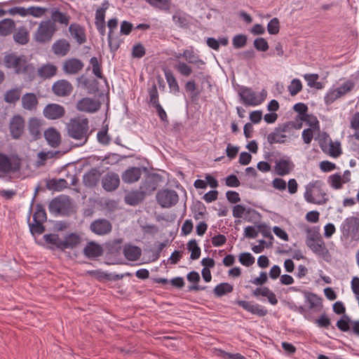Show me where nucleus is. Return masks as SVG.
<instances>
[{
    "mask_svg": "<svg viewBox=\"0 0 359 359\" xmlns=\"http://www.w3.org/2000/svg\"><path fill=\"white\" fill-rule=\"evenodd\" d=\"M123 255L130 261H136L141 256V249L137 246L126 245L123 247Z\"/></svg>",
    "mask_w": 359,
    "mask_h": 359,
    "instance_id": "nucleus-33",
    "label": "nucleus"
},
{
    "mask_svg": "<svg viewBox=\"0 0 359 359\" xmlns=\"http://www.w3.org/2000/svg\"><path fill=\"white\" fill-rule=\"evenodd\" d=\"M108 43L111 51H116L120 46V40L111 33L108 34Z\"/></svg>",
    "mask_w": 359,
    "mask_h": 359,
    "instance_id": "nucleus-64",
    "label": "nucleus"
},
{
    "mask_svg": "<svg viewBox=\"0 0 359 359\" xmlns=\"http://www.w3.org/2000/svg\"><path fill=\"white\" fill-rule=\"evenodd\" d=\"M355 86V83L348 80L344 82L341 86L337 88V91L339 93L340 96H344L346 93L351 91Z\"/></svg>",
    "mask_w": 359,
    "mask_h": 359,
    "instance_id": "nucleus-54",
    "label": "nucleus"
},
{
    "mask_svg": "<svg viewBox=\"0 0 359 359\" xmlns=\"http://www.w3.org/2000/svg\"><path fill=\"white\" fill-rule=\"evenodd\" d=\"M22 87H16L6 92L4 101L9 104H15L20 98Z\"/></svg>",
    "mask_w": 359,
    "mask_h": 359,
    "instance_id": "nucleus-36",
    "label": "nucleus"
},
{
    "mask_svg": "<svg viewBox=\"0 0 359 359\" xmlns=\"http://www.w3.org/2000/svg\"><path fill=\"white\" fill-rule=\"evenodd\" d=\"M65 112L63 106L55 103L47 104L43 110V116L49 120L60 119L65 115Z\"/></svg>",
    "mask_w": 359,
    "mask_h": 359,
    "instance_id": "nucleus-11",
    "label": "nucleus"
},
{
    "mask_svg": "<svg viewBox=\"0 0 359 359\" xmlns=\"http://www.w3.org/2000/svg\"><path fill=\"white\" fill-rule=\"evenodd\" d=\"M100 107L99 101L90 97H84L76 104V109L80 111L94 113Z\"/></svg>",
    "mask_w": 359,
    "mask_h": 359,
    "instance_id": "nucleus-14",
    "label": "nucleus"
},
{
    "mask_svg": "<svg viewBox=\"0 0 359 359\" xmlns=\"http://www.w3.org/2000/svg\"><path fill=\"white\" fill-rule=\"evenodd\" d=\"M83 66L84 65L81 60L71 58L64 62L62 69L67 74H76L83 69Z\"/></svg>",
    "mask_w": 359,
    "mask_h": 359,
    "instance_id": "nucleus-19",
    "label": "nucleus"
},
{
    "mask_svg": "<svg viewBox=\"0 0 359 359\" xmlns=\"http://www.w3.org/2000/svg\"><path fill=\"white\" fill-rule=\"evenodd\" d=\"M149 104L152 105H155L156 104H158V93L156 88V86L154 84L149 89Z\"/></svg>",
    "mask_w": 359,
    "mask_h": 359,
    "instance_id": "nucleus-63",
    "label": "nucleus"
},
{
    "mask_svg": "<svg viewBox=\"0 0 359 359\" xmlns=\"http://www.w3.org/2000/svg\"><path fill=\"white\" fill-rule=\"evenodd\" d=\"M29 131L34 140H37L41 137V123L39 120L35 118H32L29 120Z\"/></svg>",
    "mask_w": 359,
    "mask_h": 359,
    "instance_id": "nucleus-40",
    "label": "nucleus"
},
{
    "mask_svg": "<svg viewBox=\"0 0 359 359\" xmlns=\"http://www.w3.org/2000/svg\"><path fill=\"white\" fill-rule=\"evenodd\" d=\"M83 252L86 257L92 259L102 256L103 249L100 245L94 241H90L83 248Z\"/></svg>",
    "mask_w": 359,
    "mask_h": 359,
    "instance_id": "nucleus-21",
    "label": "nucleus"
},
{
    "mask_svg": "<svg viewBox=\"0 0 359 359\" xmlns=\"http://www.w3.org/2000/svg\"><path fill=\"white\" fill-rule=\"evenodd\" d=\"M323 182L320 180L310 182L306 187L304 193L305 200L310 203L323 205L327 203L328 198L327 194L323 189Z\"/></svg>",
    "mask_w": 359,
    "mask_h": 359,
    "instance_id": "nucleus-3",
    "label": "nucleus"
},
{
    "mask_svg": "<svg viewBox=\"0 0 359 359\" xmlns=\"http://www.w3.org/2000/svg\"><path fill=\"white\" fill-rule=\"evenodd\" d=\"M81 243V237L76 233L67 235L62 240V251L66 249H73Z\"/></svg>",
    "mask_w": 359,
    "mask_h": 359,
    "instance_id": "nucleus-31",
    "label": "nucleus"
},
{
    "mask_svg": "<svg viewBox=\"0 0 359 359\" xmlns=\"http://www.w3.org/2000/svg\"><path fill=\"white\" fill-rule=\"evenodd\" d=\"M175 57L177 59L183 57L187 63L196 65L198 69H203L204 65L205 64V62L199 57V55H197L192 48L184 50L182 53L176 55Z\"/></svg>",
    "mask_w": 359,
    "mask_h": 359,
    "instance_id": "nucleus-12",
    "label": "nucleus"
},
{
    "mask_svg": "<svg viewBox=\"0 0 359 359\" xmlns=\"http://www.w3.org/2000/svg\"><path fill=\"white\" fill-rule=\"evenodd\" d=\"M306 245L315 253L319 255H324L327 252V250L325 247V243L323 239L313 242L306 243Z\"/></svg>",
    "mask_w": 359,
    "mask_h": 359,
    "instance_id": "nucleus-38",
    "label": "nucleus"
},
{
    "mask_svg": "<svg viewBox=\"0 0 359 359\" xmlns=\"http://www.w3.org/2000/svg\"><path fill=\"white\" fill-rule=\"evenodd\" d=\"M328 182L331 187L335 189H339L342 187V177L341 175L335 174L329 177Z\"/></svg>",
    "mask_w": 359,
    "mask_h": 359,
    "instance_id": "nucleus-55",
    "label": "nucleus"
},
{
    "mask_svg": "<svg viewBox=\"0 0 359 359\" xmlns=\"http://www.w3.org/2000/svg\"><path fill=\"white\" fill-rule=\"evenodd\" d=\"M247 36L244 34H237L232 40L233 46L235 48H241L244 47L247 43Z\"/></svg>",
    "mask_w": 359,
    "mask_h": 359,
    "instance_id": "nucleus-53",
    "label": "nucleus"
},
{
    "mask_svg": "<svg viewBox=\"0 0 359 359\" xmlns=\"http://www.w3.org/2000/svg\"><path fill=\"white\" fill-rule=\"evenodd\" d=\"M52 90L57 96L67 97L72 93L73 86L68 81L62 79L53 83Z\"/></svg>",
    "mask_w": 359,
    "mask_h": 359,
    "instance_id": "nucleus-15",
    "label": "nucleus"
},
{
    "mask_svg": "<svg viewBox=\"0 0 359 359\" xmlns=\"http://www.w3.org/2000/svg\"><path fill=\"white\" fill-rule=\"evenodd\" d=\"M255 48L259 50L265 52L269 49V44L266 40L264 38H257L254 41Z\"/></svg>",
    "mask_w": 359,
    "mask_h": 359,
    "instance_id": "nucleus-62",
    "label": "nucleus"
},
{
    "mask_svg": "<svg viewBox=\"0 0 359 359\" xmlns=\"http://www.w3.org/2000/svg\"><path fill=\"white\" fill-rule=\"evenodd\" d=\"M255 260V257L249 252H243L239 255V262L246 266L252 265Z\"/></svg>",
    "mask_w": 359,
    "mask_h": 359,
    "instance_id": "nucleus-56",
    "label": "nucleus"
},
{
    "mask_svg": "<svg viewBox=\"0 0 359 359\" xmlns=\"http://www.w3.org/2000/svg\"><path fill=\"white\" fill-rule=\"evenodd\" d=\"M165 76L170 90L175 93H179L180 86L173 73L170 70H165Z\"/></svg>",
    "mask_w": 359,
    "mask_h": 359,
    "instance_id": "nucleus-43",
    "label": "nucleus"
},
{
    "mask_svg": "<svg viewBox=\"0 0 359 359\" xmlns=\"http://www.w3.org/2000/svg\"><path fill=\"white\" fill-rule=\"evenodd\" d=\"M48 8L39 6H30L27 8V15H32L34 18H41L45 15Z\"/></svg>",
    "mask_w": 359,
    "mask_h": 359,
    "instance_id": "nucleus-48",
    "label": "nucleus"
},
{
    "mask_svg": "<svg viewBox=\"0 0 359 359\" xmlns=\"http://www.w3.org/2000/svg\"><path fill=\"white\" fill-rule=\"evenodd\" d=\"M304 78L307 81L308 86L311 88H315L318 90L324 88L323 84L318 81L319 76L317 74H306L304 75Z\"/></svg>",
    "mask_w": 359,
    "mask_h": 359,
    "instance_id": "nucleus-42",
    "label": "nucleus"
},
{
    "mask_svg": "<svg viewBox=\"0 0 359 359\" xmlns=\"http://www.w3.org/2000/svg\"><path fill=\"white\" fill-rule=\"evenodd\" d=\"M21 102L23 109L28 111L36 110L39 104L36 95L32 93H27L23 95Z\"/></svg>",
    "mask_w": 359,
    "mask_h": 359,
    "instance_id": "nucleus-23",
    "label": "nucleus"
},
{
    "mask_svg": "<svg viewBox=\"0 0 359 359\" xmlns=\"http://www.w3.org/2000/svg\"><path fill=\"white\" fill-rule=\"evenodd\" d=\"M302 292L306 302L309 304L310 309L319 310L323 306L322 299L317 294L307 291H303Z\"/></svg>",
    "mask_w": 359,
    "mask_h": 359,
    "instance_id": "nucleus-27",
    "label": "nucleus"
},
{
    "mask_svg": "<svg viewBox=\"0 0 359 359\" xmlns=\"http://www.w3.org/2000/svg\"><path fill=\"white\" fill-rule=\"evenodd\" d=\"M233 286L228 283H222L217 285L214 289V293L217 297H222L233 291Z\"/></svg>",
    "mask_w": 359,
    "mask_h": 359,
    "instance_id": "nucleus-45",
    "label": "nucleus"
},
{
    "mask_svg": "<svg viewBox=\"0 0 359 359\" xmlns=\"http://www.w3.org/2000/svg\"><path fill=\"white\" fill-rule=\"evenodd\" d=\"M47 216L46 212L43 208V206L40 204L36 205V212H34L33 215V220L34 222H42L46 221Z\"/></svg>",
    "mask_w": 359,
    "mask_h": 359,
    "instance_id": "nucleus-47",
    "label": "nucleus"
},
{
    "mask_svg": "<svg viewBox=\"0 0 359 359\" xmlns=\"http://www.w3.org/2000/svg\"><path fill=\"white\" fill-rule=\"evenodd\" d=\"M286 138L287 136L285 134L275 128L273 132L268 135L267 141L271 145L273 144H284L287 142Z\"/></svg>",
    "mask_w": 359,
    "mask_h": 359,
    "instance_id": "nucleus-35",
    "label": "nucleus"
},
{
    "mask_svg": "<svg viewBox=\"0 0 359 359\" xmlns=\"http://www.w3.org/2000/svg\"><path fill=\"white\" fill-rule=\"evenodd\" d=\"M151 6L161 11H168L171 6L170 0H146Z\"/></svg>",
    "mask_w": 359,
    "mask_h": 359,
    "instance_id": "nucleus-44",
    "label": "nucleus"
},
{
    "mask_svg": "<svg viewBox=\"0 0 359 359\" xmlns=\"http://www.w3.org/2000/svg\"><path fill=\"white\" fill-rule=\"evenodd\" d=\"M174 68L182 76L186 77L189 76L193 72V69L189 65V63L180 60L177 62V63L174 65Z\"/></svg>",
    "mask_w": 359,
    "mask_h": 359,
    "instance_id": "nucleus-41",
    "label": "nucleus"
},
{
    "mask_svg": "<svg viewBox=\"0 0 359 359\" xmlns=\"http://www.w3.org/2000/svg\"><path fill=\"white\" fill-rule=\"evenodd\" d=\"M44 137L48 144L57 148L61 142L60 133L54 128H49L44 132Z\"/></svg>",
    "mask_w": 359,
    "mask_h": 359,
    "instance_id": "nucleus-22",
    "label": "nucleus"
},
{
    "mask_svg": "<svg viewBox=\"0 0 359 359\" xmlns=\"http://www.w3.org/2000/svg\"><path fill=\"white\" fill-rule=\"evenodd\" d=\"M237 304L245 311L260 317L265 316L268 313L267 310L264 306L252 302L239 300L237 302Z\"/></svg>",
    "mask_w": 359,
    "mask_h": 359,
    "instance_id": "nucleus-16",
    "label": "nucleus"
},
{
    "mask_svg": "<svg viewBox=\"0 0 359 359\" xmlns=\"http://www.w3.org/2000/svg\"><path fill=\"white\" fill-rule=\"evenodd\" d=\"M20 159L18 156H9L0 152V173H15L20 169Z\"/></svg>",
    "mask_w": 359,
    "mask_h": 359,
    "instance_id": "nucleus-6",
    "label": "nucleus"
},
{
    "mask_svg": "<svg viewBox=\"0 0 359 359\" xmlns=\"http://www.w3.org/2000/svg\"><path fill=\"white\" fill-rule=\"evenodd\" d=\"M69 197H58L53 198L49 203V211L55 215H64L70 208Z\"/></svg>",
    "mask_w": 359,
    "mask_h": 359,
    "instance_id": "nucleus-8",
    "label": "nucleus"
},
{
    "mask_svg": "<svg viewBox=\"0 0 359 359\" xmlns=\"http://www.w3.org/2000/svg\"><path fill=\"white\" fill-rule=\"evenodd\" d=\"M146 196L139 190L131 191L124 197L126 203L130 205H137L144 201Z\"/></svg>",
    "mask_w": 359,
    "mask_h": 359,
    "instance_id": "nucleus-26",
    "label": "nucleus"
},
{
    "mask_svg": "<svg viewBox=\"0 0 359 359\" xmlns=\"http://www.w3.org/2000/svg\"><path fill=\"white\" fill-rule=\"evenodd\" d=\"M120 178L117 173L109 172L102 178V188L107 191H114L119 187Z\"/></svg>",
    "mask_w": 359,
    "mask_h": 359,
    "instance_id": "nucleus-13",
    "label": "nucleus"
},
{
    "mask_svg": "<svg viewBox=\"0 0 359 359\" xmlns=\"http://www.w3.org/2000/svg\"><path fill=\"white\" fill-rule=\"evenodd\" d=\"M142 176V170L137 167H130L125 170L121 178L123 182L127 184H133L137 182Z\"/></svg>",
    "mask_w": 359,
    "mask_h": 359,
    "instance_id": "nucleus-20",
    "label": "nucleus"
},
{
    "mask_svg": "<svg viewBox=\"0 0 359 359\" xmlns=\"http://www.w3.org/2000/svg\"><path fill=\"white\" fill-rule=\"evenodd\" d=\"M15 23L12 19H4L0 21V36H8L15 29Z\"/></svg>",
    "mask_w": 359,
    "mask_h": 359,
    "instance_id": "nucleus-37",
    "label": "nucleus"
},
{
    "mask_svg": "<svg viewBox=\"0 0 359 359\" xmlns=\"http://www.w3.org/2000/svg\"><path fill=\"white\" fill-rule=\"evenodd\" d=\"M239 95L244 104L248 106L259 105L264 100V97H258L251 88L246 87L241 89Z\"/></svg>",
    "mask_w": 359,
    "mask_h": 359,
    "instance_id": "nucleus-9",
    "label": "nucleus"
},
{
    "mask_svg": "<svg viewBox=\"0 0 359 359\" xmlns=\"http://www.w3.org/2000/svg\"><path fill=\"white\" fill-rule=\"evenodd\" d=\"M341 238L351 241H359V218L356 217H347L340 226Z\"/></svg>",
    "mask_w": 359,
    "mask_h": 359,
    "instance_id": "nucleus-5",
    "label": "nucleus"
},
{
    "mask_svg": "<svg viewBox=\"0 0 359 359\" xmlns=\"http://www.w3.org/2000/svg\"><path fill=\"white\" fill-rule=\"evenodd\" d=\"M15 42L20 45H25L29 42V33L25 26L18 27L13 34Z\"/></svg>",
    "mask_w": 359,
    "mask_h": 359,
    "instance_id": "nucleus-28",
    "label": "nucleus"
},
{
    "mask_svg": "<svg viewBox=\"0 0 359 359\" xmlns=\"http://www.w3.org/2000/svg\"><path fill=\"white\" fill-rule=\"evenodd\" d=\"M328 152L333 157L339 156L341 154L340 144L339 142H333L330 140Z\"/></svg>",
    "mask_w": 359,
    "mask_h": 359,
    "instance_id": "nucleus-60",
    "label": "nucleus"
},
{
    "mask_svg": "<svg viewBox=\"0 0 359 359\" xmlns=\"http://www.w3.org/2000/svg\"><path fill=\"white\" fill-rule=\"evenodd\" d=\"M25 121L19 115L13 117L10 122V130L13 138H19L24 131Z\"/></svg>",
    "mask_w": 359,
    "mask_h": 359,
    "instance_id": "nucleus-18",
    "label": "nucleus"
},
{
    "mask_svg": "<svg viewBox=\"0 0 359 359\" xmlns=\"http://www.w3.org/2000/svg\"><path fill=\"white\" fill-rule=\"evenodd\" d=\"M90 63L92 65L93 67V73L100 79L102 78V74L101 71V67L99 63V61L96 57H93L90 60Z\"/></svg>",
    "mask_w": 359,
    "mask_h": 359,
    "instance_id": "nucleus-61",
    "label": "nucleus"
},
{
    "mask_svg": "<svg viewBox=\"0 0 359 359\" xmlns=\"http://www.w3.org/2000/svg\"><path fill=\"white\" fill-rule=\"evenodd\" d=\"M302 89V84L299 79H294L288 86V90L292 96L296 95Z\"/></svg>",
    "mask_w": 359,
    "mask_h": 359,
    "instance_id": "nucleus-51",
    "label": "nucleus"
},
{
    "mask_svg": "<svg viewBox=\"0 0 359 359\" xmlns=\"http://www.w3.org/2000/svg\"><path fill=\"white\" fill-rule=\"evenodd\" d=\"M45 242L50 244L52 250L57 249L62 251V240L58 234L49 233L43 236Z\"/></svg>",
    "mask_w": 359,
    "mask_h": 359,
    "instance_id": "nucleus-32",
    "label": "nucleus"
},
{
    "mask_svg": "<svg viewBox=\"0 0 359 359\" xmlns=\"http://www.w3.org/2000/svg\"><path fill=\"white\" fill-rule=\"evenodd\" d=\"M294 165L288 160H280L276 162L275 170L277 175L284 176L289 174L293 169Z\"/></svg>",
    "mask_w": 359,
    "mask_h": 359,
    "instance_id": "nucleus-30",
    "label": "nucleus"
},
{
    "mask_svg": "<svg viewBox=\"0 0 359 359\" xmlns=\"http://www.w3.org/2000/svg\"><path fill=\"white\" fill-rule=\"evenodd\" d=\"M71 45L65 39L56 40L52 45L53 53L58 57H65L70 51Z\"/></svg>",
    "mask_w": 359,
    "mask_h": 359,
    "instance_id": "nucleus-17",
    "label": "nucleus"
},
{
    "mask_svg": "<svg viewBox=\"0 0 359 359\" xmlns=\"http://www.w3.org/2000/svg\"><path fill=\"white\" fill-rule=\"evenodd\" d=\"M4 62L6 68L13 69L17 74H32L35 72L34 67L22 55L8 54L5 55Z\"/></svg>",
    "mask_w": 359,
    "mask_h": 359,
    "instance_id": "nucleus-2",
    "label": "nucleus"
},
{
    "mask_svg": "<svg viewBox=\"0 0 359 359\" xmlns=\"http://www.w3.org/2000/svg\"><path fill=\"white\" fill-rule=\"evenodd\" d=\"M68 135L79 141L76 144V147L84 145L89 137V126L87 118L74 119L67 126Z\"/></svg>",
    "mask_w": 359,
    "mask_h": 359,
    "instance_id": "nucleus-1",
    "label": "nucleus"
},
{
    "mask_svg": "<svg viewBox=\"0 0 359 359\" xmlns=\"http://www.w3.org/2000/svg\"><path fill=\"white\" fill-rule=\"evenodd\" d=\"M174 22L181 27H185L189 24V20L184 13L177 12L172 16Z\"/></svg>",
    "mask_w": 359,
    "mask_h": 359,
    "instance_id": "nucleus-49",
    "label": "nucleus"
},
{
    "mask_svg": "<svg viewBox=\"0 0 359 359\" xmlns=\"http://www.w3.org/2000/svg\"><path fill=\"white\" fill-rule=\"evenodd\" d=\"M89 229L96 235L104 236L111 231L112 224L107 219H97L90 224Z\"/></svg>",
    "mask_w": 359,
    "mask_h": 359,
    "instance_id": "nucleus-10",
    "label": "nucleus"
},
{
    "mask_svg": "<svg viewBox=\"0 0 359 359\" xmlns=\"http://www.w3.org/2000/svg\"><path fill=\"white\" fill-rule=\"evenodd\" d=\"M101 176L100 172L97 168H92L90 171L85 173L83 177V181L85 186L93 187L96 186Z\"/></svg>",
    "mask_w": 359,
    "mask_h": 359,
    "instance_id": "nucleus-24",
    "label": "nucleus"
},
{
    "mask_svg": "<svg viewBox=\"0 0 359 359\" xmlns=\"http://www.w3.org/2000/svg\"><path fill=\"white\" fill-rule=\"evenodd\" d=\"M306 233H307V236H306V243L316 241L317 239H318V241H320V239H323L318 230L314 227L313 228H308L306 229Z\"/></svg>",
    "mask_w": 359,
    "mask_h": 359,
    "instance_id": "nucleus-52",
    "label": "nucleus"
},
{
    "mask_svg": "<svg viewBox=\"0 0 359 359\" xmlns=\"http://www.w3.org/2000/svg\"><path fill=\"white\" fill-rule=\"evenodd\" d=\"M69 32L78 43L82 44L86 42V37L85 30L79 25L76 23L71 24L69 27Z\"/></svg>",
    "mask_w": 359,
    "mask_h": 359,
    "instance_id": "nucleus-25",
    "label": "nucleus"
},
{
    "mask_svg": "<svg viewBox=\"0 0 359 359\" xmlns=\"http://www.w3.org/2000/svg\"><path fill=\"white\" fill-rule=\"evenodd\" d=\"M341 97L337 89L330 90L325 96V102L327 105L333 103L337 99Z\"/></svg>",
    "mask_w": 359,
    "mask_h": 359,
    "instance_id": "nucleus-59",
    "label": "nucleus"
},
{
    "mask_svg": "<svg viewBox=\"0 0 359 359\" xmlns=\"http://www.w3.org/2000/svg\"><path fill=\"white\" fill-rule=\"evenodd\" d=\"M50 20V21H53L54 24L58 22L67 26L69 22L70 16L67 13L60 11L59 10H54L52 11L51 19Z\"/></svg>",
    "mask_w": 359,
    "mask_h": 359,
    "instance_id": "nucleus-39",
    "label": "nucleus"
},
{
    "mask_svg": "<svg viewBox=\"0 0 359 359\" xmlns=\"http://www.w3.org/2000/svg\"><path fill=\"white\" fill-rule=\"evenodd\" d=\"M280 25L278 18H274L267 25V30L270 34H277L279 32Z\"/></svg>",
    "mask_w": 359,
    "mask_h": 359,
    "instance_id": "nucleus-58",
    "label": "nucleus"
},
{
    "mask_svg": "<svg viewBox=\"0 0 359 359\" xmlns=\"http://www.w3.org/2000/svg\"><path fill=\"white\" fill-rule=\"evenodd\" d=\"M157 188L156 180L151 177H148L141 182L140 190L146 196L151 195Z\"/></svg>",
    "mask_w": 359,
    "mask_h": 359,
    "instance_id": "nucleus-29",
    "label": "nucleus"
},
{
    "mask_svg": "<svg viewBox=\"0 0 359 359\" xmlns=\"http://www.w3.org/2000/svg\"><path fill=\"white\" fill-rule=\"evenodd\" d=\"M57 67L51 64L44 65L38 69L39 76L44 79H49L57 74Z\"/></svg>",
    "mask_w": 359,
    "mask_h": 359,
    "instance_id": "nucleus-34",
    "label": "nucleus"
},
{
    "mask_svg": "<svg viewBox=\"0 0 359 359\" xmlns=\"http://www.w3.org/2000/svg\"><path fill=\"white\" fill-rule=\"evenodd\" d=\"M293 109L295 111L299 113V115L297 117L299 120H306V117H307L306 112L308 111V107L305 104L301 103V102L295 104L293 107Z\"/></svg>",
    "mask_w": 359,
    "mask_h": 359,
    "instance_id": "nucleus-50",
    "label": "nucleus"
},
{
    "mask_svg": "<svg viewBox=\"0 0 359 359\" xmlns=\"http://www.w3.org/2000/svg\"><path fill=\"white\" fill-rule=\"evenodd\" d=\"M57 30V25L50 20H43L39 23L33 38L39 43H48L52 41Z\"/></svg>",
    "mask_w": 359,
    "mask_h": 359,
    "instance_id": "nucleus-4",
    "label": "nucleus"
},
{
    "mask_svg": "<svg viewBox=\"0 0 359 359\" xmlns=\"http://www.w3.org/2000/svg\"><path fill=\"white\" fill-rule=\"evenodd\" d=\"M156 201L162 208H169L177 204L179 196L175 191L165 189L158 191Z\"/></svg>",
    "mask_w": 359,
    "mask_h": 359,
    "instance_id": "nucleus-7",
    "label": "nucleus"
},
{
    "mask_svg": "<svg viewBox=\"0 0 359 359\" xmlns=\"http://www.w3.org/2000/svg\"><path fill=\"white\" fill-rule=\"evenodd\" d=\"M350 318L344 315L342 318L337 321V327L342 332H348L350 330Z\"/></svg>",
    "mask_w": 359,
    "mask_h": 359,
    "instance_id": "nucleus-57",
    "label": "nucleus"
},
{
    "mask_svg": "<svg viewBox=\"0 0 359 359\" xmlns=\"http://www.w3.org/2000/svg\"><path fill=\"white\" fill-rule=\"evenodd\" d=\"M187 248L191 252L190 255V258L191 259H197L200 257L201 248L198 247L195 239L189 241L187 244Z\"/></svg>",
    "mask_w": 359,
    "mask_h": 359,
    "instance_id": "nucleus-46",
    "label": "nucleus"
}]
</instances>
